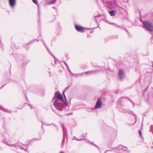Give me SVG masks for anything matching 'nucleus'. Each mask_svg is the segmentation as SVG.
<instances>
[{"mask_svg": "<svg viewBox=\"0 0 153 153\" xmlns=\"http://www.w3.org/2000/svg\"><path fill=\"white\" fill-rule=\"evenodd\" d=\"M139 135L140 136H141V131H140V130H139Z\"/></svg>", "mask_w": 153, "mask_h": 153, "instance_id": "30", "label": "nucleus"}, {"mask_svg": "<svg viewBox=\"0 0 153 153\" xmlns=\"http://www.w3.org/2000/svg\"><path fill=\"white\" fill-rule=\"evenodd\" d=\"M49 74H50V73H51L50 72H49Z\"/></svg>", "mask_w": 153, "mask_h": 153, "instance_id": "48", "label": "nucleus"}, {"mask_svg": "<svg viewBox=\"0 0 153 153\" xmlns=\"http://www.w3.org/2000/svg\"><path fill=\"white\" fill-rule=\"evenodd\" d=\"M41 2L42 3H46V4L50 5L51 4H54L56 3L57 0H53L51 2H47V0H40Z\"/></svg>", "mask_w": 153, "mask_h": 153, "instance_id": "11", "label": "nucleus"}, {"mask_svg": "<svg viewBox=\"0 0 153 153\" xmlns=\"http://www.w3.org/2000/svg\"><path fill=\"white\" fill-rule=\"evenodd\" d=\"M114 149H117L118 150H119L121 151H123L125 152H128L129 153V151L128 150V148L127 147L124 146L122 145H119L117 148V149L114 148Z\"/></svg>", "mask_w": 153, "mask_h": 153, "instance_id": "7", "label": "nucleus"}, {"mask_svg": "<svg viewBox=\"0 0 153 153\" xmlns=\"http://www.w3.org/2000/svg\"><path fill=\"white\" fill-rule=\"evenodd\" d=\"M51 55L53 56V57L54 58V63H55V64H56V62H59V61L58 60V59H57V58H56L55 57L53 56V55H52V54H51Z\"/></svg>", "mask_w": 153, "mask_h": 153, "instance_id": "22", "label": "nucleus"}, {"mask_svg": "<svg viewBox=\"0 0 153 153\" xmlns=\"http://www.w3.org/2000/svg\"><path fill=\"white\" fill-rule=\"evenodd\" d=\"M82 138L81 139H76L77 140L80 141L82 140H83L85 139V135H82Z\"/></svg>", "mask_w": 153, "mask_h": 153, "instance_id": "24", "label": "nucleus"}, {"mask_svg": "<svg viewBox=\"0 0 153 153\" xmlns=\"http://www.w3.org/2000/svg\"><path fill=\"white\" fill-rule=\"evenodd\" d=\"M56 103H54V105L55 107L58 110L60 111H62L63 110V108L62 107H61L59 105H57V103H56Z\"/></svg>", "mask_w": 153, "mask_h": 153, "instance_id": "14", "label": "nucleus"}, {"mask_svg": "<svg viewBox=\"0 0 153 153\" xmlns=\"http://www.w3.org/2000/svg\"><path fill=\"white\" fill-rule=\"evenodd\" d=\"M93 144L94 145V146H95L96 147H97L98 149L99 150H100L99 148L95 144Z\"/></svg>", "mask_w": 153, "mask_h": 153, "instance_id": "27", "label": "nucleus"}, {"mask_svg": "<svg viewBox=\"0 0 153 153\" xmlns=\"http://www.w3.org/2000/svg\"><path fill=\"white\" fill-rule=\"evenodd\" d=\"M1 87L0 88V90L2 88V87Z\"/></svg>", "mask_w": 153, "mask_h": 153, "instance_id": "42", "label": "nucleus"}, {"mask_svg": "<svg viewBox=\"0 0 153 153\" xmlns=\"http://www.w3.org/2000/svg\"><path fill=\"white\" fill-rule=\"evenodd\" d=\"M43 43H44V44L45 45V46H46V47L47 48V47L46 46V45L45 44V42H44V41H43Z\"/></svg>", "mask_w": 153, "mask_h": 153, "instance_id": "38", "label": "nucleus"}, {"mask_svg": "<svg viewBox=\"0 0 153 153\" xmlns=\"http://www.w3.org/2000/svg\"><path fill=\"white\" fill-rule=\"evenodd\" d=\"M76 29L79 32L83 33L84 31V28L82 27L77 25H75V26Z\"/></svg>", "mask_w": 153, "mask_h": 153, "instance_id": "9", "label": "nucleus"}, {"mask_svg": "<svg viewBox=\"0 0 153 153\" xmlns=\"http://www.w3.org/2000/svg\"><path fill=\"white\" fill-rule=\"evenodd\" d=\"M153 130V125H152L151 126L150 131Z\"/></svg>", "mask_w": 153, "mask_h": 153, "instance_id": "28", "label": "nucleus"}, {"mask_svg": "<svg viewBox=\"0 0 153 153\" xmlns=\"http://www.w3.org/2000/svg\"><path fill=\"white\" fill-rule=\"evenodd\" d=\"M32 0V1L33 3H34V4H37V0Z\"/></svg>", "mask_w": 153, "mask_h": 153, "instance_id": "25", "label": "nucleus"}, {"mask_svg": "<svg viewBox=\"0 0 153 153\" xmlns=\"http://www.w3.org/2000/svg\"><path fill=\"white\" fill-rule=\"evenodd\" d=\"M62 128H64L65 126H64V125H63V124H62Z\"/></svg>", "mask_w": 153, "mask_h": 153, "instance_id": "37", "label": "nucleus"}, {"mask_svg": "<svg viewBox=\"0 0 153 153\" xmlns=\"http://www.w3.org/2000/svg\"><path fill=\"white\" fill-rule=\"evenodd\" d=\"M55 99V100H63V98L62 94L59 92H56L55 93L53 100Z\"/></svg>", "mask_w": 153, "mask_h": 153, "instance_id": "5", "label": "nucleus"}, {"mask_svg": "<svg viewBox=\"0 0 153 153\" xmlns=\"http://www.w3.org/2000/svg\"><path fill=\"white\" fill-rule=\"evenodd\" d=\"M67 67V69H68V71H70V70L69 69V68L68 66V67Z\"/></svg>", "mask_w": 153, "mask_h": 153, "instance_id": "33", "label": "nucleus"}, {"mask_svg": "<svg viewBox=\"0 0 153 153\" xmlns=\"http://www.w3.org/2000/svg\"><path fill=\"white\" fill-rule=\"evenodd\" d=\"M102 105V101L101 98H98L96 102V105L95 106V109L100 108L101 107Z\"/></svg>", "mask_w": 153, "mask_h": 153, "instance_id": "6", "label": "nucleus"}, {"mask_svg": "<svg viewBox=\"0 0 153 153\" xmlns=\"http://www.w3.org/2000/svg\"><path fill=\"white\" fill-rule=\"evenodd\" d=\"M22 89H23V92L24 93V95L25 96V97L27 100V101L29 102V101H28V99H27V94L25 93V91L24 90H26V89H27V87H23V88Z\"/></svg>", "mask_w": 153, "mask_h": 153, "instance_id": "17", "label": "nucleus"}, {"mask_svg": "<svg viewBox=\"0 0 153 153\" xmlns=\"http://www.w3.org/2000/svg\"><path fill=\"white\" fill-rule=\"evenodd\" d=\"M64 63L65 65H66V67H68V64H67V63L65 62L64 61Z\"/></svg>", "mask_w": 153, "mask_h": 153, "instance_id": "31", "label": "nucleus"}, {"mask_svg": "<svg viewBox=\"0 0 153 153\" xmlns=\"http://www.w3.org/2000/svg\"><path fill=\"white\" fill-rule=\"evenodd\" d=\"M62 129L63 132V134H66V135H67V131L66 129L65 128V127L64 128H63Z\"/></svg>", "mask_w": 153, "mask_h": 153, "instance_id": "21", "label": "nucleus"}, {"mask_svg": "<svg viewBox=\"0 0 153 153\" xmlns=\"http://www.w3.org/2000/svg\"><path fill=\"white\" fill-rule=\"evenodd\" d=\"M63 95H64V94H65V92L64 91L63 92Z\"/></svg>", "mask_w": 153, "mask_h": 153, "instance_id": "43", "label": "nucleus"}, {"mask_svg": "<svg viewBox=\"0 0 153 153\" xmlns=\"http://www.w3.org/2000/svg\"><path fill=\"white\" fill-rule=\"evenodd\" d=\"M56 103H57V105H59L60 104H64L66 105V102H64L63 100H55L54 103H56Z\"/></svg>", "mask_w": 153, "mask_h": 153, "instance_id": "10", "label": "nucleus"}, {"mask_svg": "<svg viewBox=\"0 0 153 153\" xmlns=\"http://www.w3.org/2000/svg\"><path fill=\"white\" fill-rule=\"evenodd\" d=\"M68 87L66 88L65 90H67V89H68V87Z\"/></svg>", "mask_w": 153, "mask_h": 153, "instance_id": "44", "label": "nucleus"}, {"mask_svg": "<svg viewBox=\"0 0 153 153\" xmlns=\"http://www.w3.org/2000/svg\"><path fill=\"white\" fill-rule=\"evenodd\" d=\"M99 71H90L86 72L80 73L77 75L78 76H82L85 74L86 75H91L92 74H95L96 73L99 72Z\"/></svg>", "mask_w": 153, "mask_h": 153, "instance_id": "4", "label": "nucleus"}, {"mask_svg": "<svg viewBox=\"0 0 153 153\" xmlns=\"http://www.w3.org/2000/svg\"><path fill=\"white\" fill-rule=\"evenodd\" d=\"M0 134L4 139L7 140H9L11 137L10 132L7 131L5 128H3L0 130Z\"/></svg>", "mask_w": 153, "mask_h": 153, "instance_id": "3", "label": "nucleus"}, {"mask_svg": "<svg viewBox=\"0 0 153 153\" xmlns=\"http://www.w3.org/2000/svg\"><path fill=\"white\" fill-rule=\"evenodd\" d=\"M108 12L110 14V16H114L115 15V10H111L109 11Z\"/></svg>", "mask_w": 153, "mask_h": 153, "instance_id": "18", "label": "nucleus"}, {"mask_svg": "<svg viewBox=\"0 0 153 153\" xmlns=\"http://www.w3.org/2000/svg\"><path fill=\"white\" fill-rule=\"evenodd\" d=\"M26 104H27V103H24V105H23L24 106H25V105ZM28 105H29L28 104Z\"/></svg>", "mask_w": 153, "mask_h": 153, "instance_id": "34", "label": "nucleus"}, {"mask_svg": "<svg viewBox=\"0 0 153 153\" xmlns=\"http://www.w3.org/2000/svg\"><path fill=\"white\" fill-rule=\"evenodd\" d=\"M68 72H69V73H70V74H71V72L70 71Z\"/></svg>", "mask_w": 153, "mask_h": 153, "instance_id": "40", "label": "nucleus"}, {"mask_svg": "<svg viewBox=\"0 0 153 153\" xmlns=\"http://www.w3.org/2000/svg\"><path fill=\"white\" fill-rule=\"evenodd\" d=\"M126 99H127V100H129L133 105L134 106V103L131 100L129 99V98L127 97H122V98H121L120 99V100H126Z\"/></svg>", "mask_w": 153, "mask_h": 153, "instance_id": "16", "label": "nucleus"}, {"mask_svg": "<svg viewBox=\"0 0 153 153\" xmlns=\"http://www.w3.org/2000/svg\"><path fill=\"white\" fill-rule=\"evenodd\" d=\"M125 76L124 72L122 70H120L119 71L118 74V77L120 80H122L123 79Z\"/></svg>", "mask_w": 153, "mask_h": 153, "instance_id": "8", "label": "nucleus"}, {"mask_svg": "<svg viewBox=\"0 0 153 153\" xmlns=\"http://www.w3.org/2000/svg\"><path fill=\"white\" fill-rule=\"evenodd\" d=\"M100 16V15H97L96 16H95V17H99Z\"/></svg>", "mask_w": 153, "mask_h": 153, "instance_id": "36", "label": "nucleus"}, {"mask_svg": "<svg viewBox=\"0 0 153 153\" xmlns=\"http://www.w3.org/2000/svg\"><path fill=\"white\" fill-rule=\"evenodd\" d=\"M148 94V99H153V89L151 87H147L144 90L143 95L144 96L145 94Z\"/></svg>", "mask_w": 153, "mask_h": 153, "instance_id": "1", "label": "nucleus"}, {"mask_svg": "<svg viewBox=\"0 0 153 153\" xmlns=\"http://www.w3.org/2000/svg\"><path fill=\"white\" fill-rule=\"evenodd\" d=\"M9 2L10 5L12 7H14L16 4V0H9Z\"/></svg>", "mask_w": 153, "mask_h": 153, "instance_id": "13", "label": "nucleus"}, {"mask_svg": "<svg viewBox=\"0 0 153 153\" xmlns=\"http://www.w3.org/2000/svg\"><path fill=\"white\" fill-rule=\"evenodd\" d=\"M28 46V45L27 44L26 45H25V47L26 48V47H27V46Z\"/></svg>", "mask_w": 153, "mask_h": 153, "instance_id": "39", "label": "nucleus"}, {"mask_svg": "<svg viewBox=\"0 0 153 153\" xmlns=\"http://www.w3.org/2000/svg\"><path fill=\"white\" fill-rule=\"evenodd\" d=\"M64 98H65V99L66 100V101H65V102H66V104H67V100H66V96H65V94H64Z\"/></svg>", "mask_w": 153, "mask_h": 153, "instance_id": "29", "label": "nucleus"}, {"mask_svg": "<svg viewBox=\"0 0 153 153\" xmlns=\"http://www.w3.org/2000/svg\"><path fill=\"white\" fill-rule=\"evenodd\" d=\"M134 117L136 119V120H137V116L136 115H135Z\"/></svg>", "mask_w": 153, "mask_h": 153, "instance_id": "35", "label": "nucleus"}, {"mask_svg": "<svg viewBox=\"0 0 153 153\" xmlns=\"http://www.w3.org/2000/svg\"><path fill=\"white\" fill-rule=\"evenodd\" d=\"M0 109L1 111H4V112H7L9 113H11L12 112V111L10 110H8L7 109H6L2 107L0 105Z\"/></svg>", "mask_w": 153, "mask_h": 153, "instance_id": "12", "label": "nucleus"}, {"mask_svg": "<svg viewBox=\"0 0 153 153\" xmlns=\"http://www.w3.org/2000/svg\"><path fill=\"white\" fill-rule=\"evenodd\" d=\"M68 138V135H66V134H63V140H62V145H61L62 147L64 146L63 144L65 142V139H66V138Z\"/></svg>", "mask_w": 153, "mask_h": 153, "instance_id": "15", "label": "nucleus"}, {"mask_svg": "<svg viewBox=\"0 0 153 153\" xmlns=\"http://www.w3.org/2000/svg\"><path fill=\"white\" fill-rule=\"evenodd\" d=\"M126 30L127 31V32H128V31L127 30V29H126Z\"/></svg>", "mask_w": 153, "mask_h": 153, "instance_id": "47", "label": "nucleus"}, {"mask_svg": "<svg viewBox=\"0 0 153 153\" xmlns=\"http://www.w3.org/2000/svg\"><path fill=\"white\" fill-rule=\"evenodd\" d=\"M70 74L72 75H74V74L72 73H71V74Z\"/></svg>", "mask_w": 153, "mask_h": 153, "instance_id": "41", "label": "nucleus"}, {"mask_svg": "<svg viewBox=\"0 0 153 153\" xmlns=\"http://www.w3.org/2000/svg\"><path fill=\"white\" fill-rule=\"evenodd\" d=\"M29 105L30 106L32 109H33L35 108V107L34 106H33L31 105L30 104H29Z\"/></svg>", "mask_w": 153, "mask_h": 153, "instance_id": "26", "label": "nucleus"}, {"mask_svg": "<svg viewBox=\"0 0 153 153\" xmlns=\"http://www.w3.org/2000/svg\"><path fill=\"white\" fill-rule=\"evenodd\" d=\"M72 114V113H68L67 114V115H71Z\"/></svg>", "mask_w": 153, "mask_h": 153, "instance_id": "32", "label": "nucleus"}, {"mask_svg": "<svg viewBox=\"0 0 153 153\" xmlns=\"http://www.w3.org/2000/svg\"><path fill=\"white\" fill-rule=\"evenodd\" d=\"M52 65H53V66H54V64H52Z\"/></svg>", "mask_w": 153, "mask_h": 153, "instance_id": "46", "label": "nucleus"}, {"mask_svg": "<svg viewBox=\"0 0 153 153\" xmlns=\"http://www.w3.org/2000/svg\"><path fill=\"white\" fill-rule=\"evenodd\" d=\"M143 27L146 30L151 32L153 30V25L149 21H144L143 23Z\"/></svg>", "mask_w": 153, "mask_h": 153, "instance_id": "2", "label": "nucleus"}, {"mask_svg": "<svg viewBox=\"0 0 153 153\" xmlns=\"http://www.w3.org/2000/svg\"><path fill=\"white\" fill-rule=\"evenodd\" d=\"M22 148L25 151H27V146H24L23 147H22Z\"/></svg>", "mask_w": 153, "mask_h": 153, "instance_id": "23", "label": "nucleus"}, {"mask_svg": "<svg viewBox=\"0 0 153 153\" xmlns=\"http://www.w3.org/2000/svg\"><path fill=\"white\" fill-rule=\"evenodd\" d=\"M121 98L122 97L120 98L119 100V103H120V105H122V103L123 102H125L127 100V99H126V100H124V99L122 100H120Z\"/></svg>", "mask_w": 153, "mask_h": 153, "instance_id": "20", "label": "nucleus"}, {"mask_svg": "<svg viewBox=\"0 0 153 153\" xmlns=\"http://www.w3.org/2000/svg\"><path fill=\"white\" fill-rule=\"evenodd\" d=\"M60 153H64V152H61Z\"/></svg>", "mask_w": 153, "mask_h": 153, "instance_id": "45", "label": "nucleus"}, {"mask_svg": "<svg viewBox=\"0 0 153 153\" xmlns=\"http://www.w3.org/2000/svg\"><path fill=\"white\" fill-rule=\"evenodd\" d=\"M2 142H3V143H5L6 142V144H7L8 145V146H13V147H15L16 146V144H8V143H7L6 142V141L5 140H2Z\"/></svg>", "mask_w": 153, "mask_h": 153, "instance_id": "19", "label": "nucleus"}]
</instances>
